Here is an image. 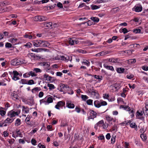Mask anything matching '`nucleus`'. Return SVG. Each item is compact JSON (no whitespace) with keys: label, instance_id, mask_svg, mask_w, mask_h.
<instances>
[{"label":"nucleus","instance_id":"1","mask_svg":"<svg viewBox=\"0 0 148 148\" xmlns=\"http://www.w3.org/2000/svg\"><path fill=\"white\" fill-rule=\"evenodd\" d=\"M53 102V99L51 96L48 97H46L45 99L40 100V104L44 103L45 105H49L50 103Z\"/></svg>","mask_w":148,"mask_h":148},{"label":"nucleus","instance_id":"2","mask_svg":"<svg viewBox=\"0 0 148 148\" xmlns=\"http://www.w3.org/2000/svg\"><path fill=\"white\" fill-rule=\"evenodd\" d=\"M9 73L11 76L13 80L16 81L20 79L18 76L19 73L16 71H14L13 72H9Z\"/></svg>","mask_w":148,"mask_h":148},{"label":"nucleus","instance_id":"3","mask_svg":"<svg viewBox=\"0 0 148 148\" xmlns=\"http://www.w3.org/2000/svg\"><path fill=\"white\" fill-rule=\"evenodd\" d=\"M66 42L69 43L71 45H73L78 44L79 41L77 39L73 38H69L66 40Z\"/></svg>","mask_w":148,"mask_h":148},{"label":"nucleus","instance_id":"4","mask_svg":"<svg viewBox=\"0 0 148 148\" xmlns=\"http://www.w3.org/2000/svg\"><path fill=\"white\" fill-rule=\"evenodd\" d=\"M106 119L109 123L110 125H113L112 122L115 123L116 121V118H113L109 115H107L106 116Z\"/></svg>","mask_w":148,"mask_h":148},{"label":"nucleus","instance_id":"5","mask_svg":"<svg viewBox=\"0 0 148 148\" xmlns=\"http://www.w3.org/2000/svg\"><path fill=\"white\" fill-rule=\"evenodd\" d=\"M69 86L67 84H60L58 88V90L60 92H64L66 91L69 88Z\"/></svg>","mask_w":148,"mask_h":148},{"label":"nucleus","instance_id":"6","mask_svg":"<svg viewBox=\"0 0 148 148\" xmlns=\"http://www.w3.org/2000/svg\"><path fill=\"white\" fill-rule=\"evenodd\" d=\"M65 105V102L64 101H60L57 103L55 106V108L57 110H60L61 109H62Z\"/></svg>","mask_w":148,"mask_h":148},{"label":"nucleus","instance_id":"7","mask_svg":"<svg viewBox=\"0 0 148 148\" xmlns=\"http://www.w3.org/2000/svg\"><path fill=\"white\" fill-rule=\"evenodd\" d=\"M33 45L36 47H42L43 45L42 40H35L32 41Z\"/></svg>","mask_w":148,"mask_h":148},{"label":"nucleus","instance_id":"8","mask_svg":"<svg viewBox=\"0 0 148 148\" xmlns=\"http://www.w3.org/2000/svg\"><path fill=\"white\" fill-rule=\"evenodd\" d=\"M47 18L45 16H38L34 17V20L35 21H43L46 20Z\"/></svg>","mask_w":148,"mask_h":148},{"label":"nucleus","instance_id":"9","mask_svg":"<svg viewBox=\"0 0 148 148\" xmlns=\"http://www.w3.org/2000/svg\"><path fill=\"white\" fill-rule=\"evenodd\" d=\"M89 115L88 116V120H89L90 119H94L97 116V114L96 112L92 110H90L89 111Z\"/></svg>","mask_w":148,"mask_h":148},{"label":"nucleus","instance_id":"10","mask_svg":"<svg viewBox=\"0 0 148 148\" xmlns=\"http://www.w3.org/2000/svg\"><path fill=\"white\" fill-rule=\"evenodd\" d=\"M142 6L140 4L136 5L132 9L133 11L136 12H140L142 11Z\"/></svg>","mask_w":148,"mask_h":148},{"label":"nucleus","instance_id":"11","mask_svg":"<svg viewBox=\"0 0 148 148\" xmlns=\"http://www.w3.org/2000/svg\"><path fill=\"white\" fill-rule=\"evenodd\" d=\"M8 41L13 44V45H16L19 44L18 40L15 38H10L9 39Z\"/></svg>","mask_w":148,"mask_h":148},{"label":"nucleus","instance_id":"12","mask_svg":"<svg viewBox=\"0 0 148 148\" xmlns=\"http://www.w3.org/2000/svg\"><path fill=\"white\" fill-rule=\"evenodd\" d=\"M66 106L69 108L73 109L75 107V105L70 101L67 100L66 101Z\"/></svg>","mask_w":148,"mask_h":148},{"label":"nucleus","instance_id":"13","mask_svg":"<svg viewBox=\"0 0 148 148\" xmlns=\"http://www.w3.org/2000/svg\"><path fill=\"white\" fill-rule=\"evenodd\" d=\"M144 112L142 110H139L137 111L136 115V117L138 119H140L142 117V116Z\"/></svg>","mask_w":148,"mask_h":148},{"label":"nucleus","instance_id":"14","mask_svg":"<svg viewBox=\"0 0 148 148\" xmlns=\"http://www.w3.org/2000/svg\"><path fill=\"white\" fill-rule=\"evenodd\" d=\"M112 89L114 91H116L121 87V86L119 84H115L112 86Z\"/></svg>","mask_w":148,"mask_h":148},{"label":"nucleus","instance_id":"15","mask_svg":"<svg viewBox=\"0 0 148 148\" xmlns=\"http://www.w3.org/2000/svg\"><path fill=\"white\" fill-rule=\"evenodd\" d=\"M8 116L10 118H13L17 115L15 112L12 110L8 112Z\"/></svg>","mask_w":148,"mask_h":148},{"label":"nucleus","instance_id":"16","mask_svg":"<svg viewBox=\"0 0 148 148\" xmlns=\"http://www.w3.org/2000/svg\"><path fill=\"white\" fill-rule=\"evenodd\" d=\"M104 121L103 120H101L99 121L95 125V128L97 130L98 128V127H101L103 124L104 123Z\"/></svg>","mask_w":148,"mask_h":148},{"label":"nucleus","instance_id":"17","mask_svg":"<svg viewBox=\"0 0 148 148\" xmlns=\"http://www.w3.org/2000/svg\"><path fill=\"white\" fill-rule=\"evenodd\" d=\"M32 117V116L31 115H28L25 119V123L28 125H30L31 124V123L30 122V120Z\"/></svg>","mask_w":148,"mask_h":148},{"label":"nucleus","instance_id":"18","mask_svg":"<svg viewBox=\"0 0 148 148\" xmlns=\"http://www.w3.org/2000/svg\"><path fill=\"white\" fill-rule=\"evenodd\" d=\"M18 96L17 93L16 92H14L11 94V97L14 100L18 99Z\"/></svg>","mask_w":148,"mask_h":148},{"label":"nucleus","instance_id":"19","mask_svg":"<svg viewBox=\"0 0 148 148\" xmlns=\"http://www.w3.org/2000/svg\"><path fill=\"white\" fill-rule=\"evenodd\" d=\"M29 109L27 107L22 106V112L23 114H28L29 113Z\"/></svg>","mask_w":148,"mask_h":148},{"label":"nucleus","instance_id":"20","mask_svg":"<svg viewBox=\"0 0 148 148\" xmlns=\"http://www.w3.org/2000/svg\"><path fill=\"white\" fill-rule=\"evenodd\" d=\"M39 64L40 66H45L47 68L49 67L50 66L49 63L46 62H39Z\"/></svg>","mask_w":148,"mask_h":148},{"label":"nucleus","instance_id":"21","mask_svg":"<svg viewBox=\"0 0 148 148\" xmlns=\"http://www.w3.org/2000/svg\"><path fill=\"white\" fill-rule=\"evenodd\" d=\"M32 51L34 52H40L43 51H45L46 49H45L43 48H37V49H32Z\"/></svg>","mask_w":148,"mask_h":148},{"label":"nucleus","instance_id":"22","mask_svg":"<svg viewBox=\"0 0 148 148\" xmlns=\"http://www.w3.org/2000/svg\"><path fill=\"white\" fill-rule=\"evenodd\" d=\"M129 123H130V121ZM130 126L132 128H134L135 130L136 131L138 130V127L137 125H136L135 123L132 122L130 124Z\"/></svg>","mask_w":148,"mask_h":148},{"label":"nucleus","instance_id":"23","mask_svg":"<svg viewBox=\"0 0 148 148\" xmlns=\"http://www.w3.org/2000/svg\"><path fill=\"white\" fill-rule=\"evenodd\" d=\"M91 95L94 97L97 98L99 97V93L97 91L93 90L91 92Z\"/></svg>","mask_w":148,"mask_h":148},{"label":"nucleus","instance_id":"24","mask_svg":"<svg viewBox=\"0 0 148 148\" xmlns=\"http://www.w3.org/2000/svg\"><path fill=\"white\" fill-rule=\"evenodd\" d=\"M41 90V89L40 87H35L32 89V92L33 93H36L38 92L39 91Z\"/></svg>","mask_w":148,"mask_h":148},{"label":"nucleus","instance_id":"25","mask_svg":"<svg viewBox=\"0 0 148 148\" xmlns=\"http://www.w3.org/2000/svg\"><path fill=\"white\" fill-rule=\"evenodd\" d=\"M17 59H14L11 61V64L13 66H16L18 65Z\"/></svg>","mask_w":148,"mask_h":148},{"label":"nucleus","instance_id":"26","mask_svg":"<svg viewBox=\"0 0 148 148\" xmlns=\"http://www.w3.org/2000/svg\"><path fill=\"white\" fill-rule=\"evenodd\" d=\"M143 110L145 114L148 115V104L145 105V107L143 109Z\"/></svg>","mask_w":148,"mask_h":148},{"label":"nucleus","instance_id":"27","mask_svg":"<svg viewBox=\"0 0 148 148\" xmlns=\"http://www.w3.org/2000/svg\"><path fill=\"white\" fill-rule=\"evenodd\" d=\"M103 66L105 68L108 70H110L112 71L114 70V69L113 67L112 66H110L106 64H104Z\"/></svg>","mask_w":148,"mask_h":148},{"label":"nucleus","instance_id":"28","mask_svg":"<svg viewBox=\"0 0 148 148\" xmlns=\"http://www.w3.org/2000/svg\"><path fill=\"white\" fill-rule=\"evenodd\" d=\"M133 32L135 34H138V33L142 34L143 32V31L142 32H141V29L139 28H136V29H133Z\"/></svg>","mask_w":148,"mask_h":148},{"label":"nucleus","instance_id":"29","mask_svg":"<svg viewBox=\"0 0 148 148\" xmlns=\"http://www.w3.org/2000/svg\"><path fill=\"white\" fill-rule=\"evenodd\" d=\"M94 104L96 107L99 108L101 107L100 102L98 100L95 101Z\"/></svg>","mask_w":148,"mask_h":148},{"label":"nucleus","instance_id":"30","mask_svg":"<svg viewBox=\"0 0 148 148\" xmlns=\"http://www.w3.org/2000/svg\"><path fill=\"white\" fill-rule=\"evenodd\" d=\"M125 70V69L121 67L117 68L116 69V71L117 72L119 73H123Z\"/></svg>","mask_w":148,"mask_h":148},{"label":"nucleus","instance_id":"31","mask_svg":"<svg viewBox=\"0 0 148 148\" xmlns=\"http://www.w3.org/2000/svg\"><path fill=\"white\" fill-rule=\"evenodd\" d=\"M42 41H43V43L42 44V45H43L42 47H48L50 45L48 41L43 40H42Z\"/></svg>","mask_w":148,"mask_h":148},{"label":"nucleus","instance_id":"32","mask_svg":"<svg viewBox=\"0 0 148 148\" xmlns=\"http://www.w3.org/2000/svg\"><path fill=\"white\" fill-rule=\"evenodd\" d=\"M21 124V121L19 119H17L15 121V125L16 126H18Z\"/></svg>","mask_w":148,"mask_h":148},{"label":"nucleus","instance_id":"33","mask_svg":"<svg viewBox=\"0 0 148 148\" xmlns=\"http://www.w3.org/2000/svg\"><path fill=\"white\" fill-rule=\"evenodd\" d=\"M108 53V52L106 51H102L96 54L97 56H103L105 55Z\"/></svg>","mask_w":148,"mask_h":148},{"label":"nucleus","instance_id":"34","mask_svg":"<svg viewBox=\"0 0 148 148\" xmlns=\"http://www.w3.org/2000/svg\"><path fill=\"white\" fill-rule=\"evenodd\" d=\"M14 119L13 118H10L8 117V118H7L5 120V122L6 123H11L14 121Z\"/></svg>","mask_w":148,"mask_h":148},{"label":"nucleus","instance_id":"35","mask_svg":"<svg viewBox=\"0 0 148 148\" xmlns=\"http://www.w3.org/2000/svg\"><path fill=\"white\" fill-rule=\"evenodd\" d=\"M119 32L121 33H123V34H125L128 32L129 31L126 28H123V29H120Z\"/></svg>","mask_w":148,"mask_h":148},{"label":"nucleus","instance_id":"36","mask_svg":"<svg viewBox=\"0 0 148 148\" xmlns=\"http://www.w3.org/2000/svg\"><path fill=\"white\" fill-rule=\"evenodd\" d=\"M129 111V113L130 114L131 117H133L134 116V112L133 111V109L132 108L130 109L128 111Z\"/></svg>","mask_w":148,"mask_h":148},{"label":"nucleus","instance_id":"37","mask_svg":"<svg viewBox=\"0 0 148 148\" xmlns=\"http://www.w3.org/2000/svg\"><path fill=\"white\" fill-rule=\"evenodd\" d=\"M140 137L144 141L146 140L147 139L146 135L144 134H142L140 136Z\"/></svg>","mask_w":148,"mask_h":148},{"label":"nucleus","instance_id":"38","mask_svg":"<svg viewBox=\"0 0 148 148\" xmlns=\"http://www.w3.org/2000/svg\"><path fill=\"white\" fill-rule=\"evenodd\" d=\"M44 77L48 81H50L51 79V77L47 74H45L44 75Z\"/></svg>","mask_w":148,"mask_h":148},{"label":"nucleus","instance_id":"39","mask_svg":"<svg viewBox=\"0 0 148 148\" xmlns=\"http://www.w3.org/2000/svg\"><path fill=\"white\" fill-rule=\"evenodd\" d=\"M66 91H67L68 93L70 95H72L74 93L73 90L71 88H69H69L67 89Z\"/></svg>","mask_w":148,"mask_h":148},{"label":"nucleus","instance_id":"40","mask_svg":"<svg viewBox=\"0 0 148 148\" xmlns=\"http://www.w3.org/2000/svg\"><path fill=\"white\" fill-rule=\"evenodd\" d=\"M68 60V57H66L64 56H60V60H64L66 62H67Z\"/></svg>","mask_w":148,"mask_h":148},{"label":"nucleus","instance_id":"41","mask_svg":"<svg viewBox=\"0 0 148 148\" xmlns=\"http://www.w3.org/2000/svg\"><path fill=\"white\" fill-rule=\"evenodd\" d=\"M19 82L20 84H27V80L25 79H22L19 81Z\"/></svg>","mask_w":148,"mask_h":148},{"label":"nucleus","instance_id":"42","mask_svg":"<svg viewBox=\"0 0 148 148\" xmlns=\"http://www.w3.org/2000/svg\"><path fill=\"white\" fill-rule=\"evenodd\" d=\"M91 19L94 22H98L99 21V18L97 17H91Z\"/></svg>","mask_w":148,"mask_h":148},{"label":"nucleus","instance_id":"43","mask_svg":"<svg viewBox=\"0 0 148 148\" xmlns=\"http://www.w3.org/2000/svg\"><path fill=\"white\" fill-rule=\"evenodd\" d=\"M116 136L115 135H113L112 136L111 139V143L114 144L115 142Z\"/></svg>","mask_w":148,"mask_h":148},{"label":"nucleus","instance_id":"44","mask_svg":"<svg viewBox=\"0 0 148 148\" xmlns=\"http://www.w3.org/2000/svg\"><path fill=\"white\" fill-rule=\"evenodd\" d=\"M94 77L95 78L98 79V81H101L102 79V77L101 76H99L95 75L94 76Z\"/></svg>","mask_w":148,"mask_h":148},{"label":"nucleus","instance_id":"45","mask_svg":"<svg viewBox=\"0 0 148 148\" xmlns=\"http://www.w3.org/2000/svg\"><path fill=\"white\" fill-rule=\"evenodd\" d=\"M23 76L24 78H27L29 77L30 76V74L29 73V72L26 73L23 75Z\"/></svg>","mask_w":148,"mask_h":148},{"label":"nucleus","instance_id":"46","mask_svg":"<svg viewBox=\"0 0 148 148\" xmlns=\"http://www.w3.org/2000/svg\"><path fill=\"white\" fill-rule=\"evenodd\" d=\"M100 103L101 106H105L107 105V103L106 102L103 100H100Z\"/></svg>","mask_w":148,"mask_h":148},{"label":"nucleus","instance_id":"47","mask_svg":"<svg viewBox=\"0 0 148 148\" xmlns=\"http://www.w3.org/2000/svg\"><path fill=\"white\" fill-rule=\"evenodd\" d=\"M30 76L32 77H36L37 74L33 71H30L29 72Z\"/></svg>","mask_w":148,"mask_h":148},{"label":"nucleus","instance_id":"48","mask_svg":"<svg viewBox=\"0 0 148 148\" xmlns=\"http://www.w3.org/2000/svg\"><path fill=\"white\" fill-rule=\"evenodd\" d=\"M35 84L34 81L33 79H30L28 81L27 80V84L31 85Z\"/></svg>","mask_w":148,"mask_h":148},{"label":"nucleus","instance_id":"49","mask_svg":"<svg viewBox=\"0 0 148 148\" xmlns=\"http://www.w3.org/2000/svg\"><path fill=\"white\" fill-rule=\"evenodd\" d=\"M47 86L49 87V89L50 90L54 89L55 88V87L54 85L52 84H48Z\"/></svg>","mask_w":148,"mask_h":148},{"label":"nucleus","instance_id":"50","mask_svg":"<svg viewBox=\"0 0 148 148\" xmlns=\"http://www.w3.org/2000/svg\"><path fill=\"white\" fill-rule=\"evenodd\" d=\"M121 108H122L123 109L128 111L130 109V108L128 106L124 105L121 106Z\"/></svg>","mask_w":148,"mask_h":148},{"label":"nucleus","instance_id":"51","mask_svg":"<svg viewBox=\"0 0 148 148\" xmlns=\"http://www.w3.org/2000/svg\"><path fill=\"white\" fill-rule=\"evenodd\" d=\"M17 61L18 63V65L25 63L24 60L23 59H17Z\"/></svg>","mask_w":148,"mask_h":148},{"label":"nucleus","instance_id":"52","mask_svg":"<svg viewBox=\"0 0 148 148\" xmlns=\"http://www.w3.org/2000/svg\"><path fill=\"white\" fill-rule=\"evenodd\" d=\"M31 143L33 145H36L37 141L34 138H32L31 140Z\"/></svg>","mask_w":148,"mask_h":148},{"label":"nucleus","instance_id":"53","mask_svg":"<svg viewBox=\"0 0 148 148\" xmlns=\"http://www.w3.org/2000/svg\"><path fill=\"white\" fill-rule=\"evenodd\" d=\"M52 25V23L51 22L45 23L44 24L45 26L48 27H50Z\"/></svg>","mask_w":148,"mask_h":148},{"label":"nucleus","instance_id":"54","mask_svg":"<svg viewBox=\"0 0 148 148\" xmlns=\"http://www.w3.org/2000/svg\"><path fill=\"white\" fill-rule=\"evenodd\" d=\"M87 103L90 105H92L93 104V100L92 99H89L88 100L86 101Z\"/></svg>","mask_w":148,"mask_h":148},{"label":"nucleus","instance_id":"55","mask_svg":"<svg viewBox=\"0 0 148 148\" xmlns=\"http://www.w3.org/2000/svg\"><path fill=\"white\" fill-rule=\"evenodd\" d=\"M81 98L82 100L85 101L88 98V97L86 95H81Z\"/></svg>","mask_w":148,"mask_h":148},{"label":"nucleus","instance_id":"56","mask_svg":"<svg viewBox=\"0 0 148 148\" xmlns=\"http://www.w3.org/2000/svg\"><path fill=\"white\" fill-rule=\"evenodd\" d=\"M109 95L108 94L106 93L104 94L103 95V97L105 99H109Z\"/></svg>","mask_w":148,"mask_h":148},{"label":"nucleus","instance_id":"57","mask_svg":"<svg viewBox=\"0 0 148 148\" xmlns=\"http://www.w3.org/2000/svg\"><path fill=\"white\" fill-rule=\"evenodd\" d=\"M82 64H83L86 65L88 66H89L90 65V62L87 60L85 62H83Z\"/></svg>","mask_w":148,"mask_h":148},{"label":"nucleus","instance_id":"58","mask_svg":"<svg viewBox=\"0 0 148 148\" xmlns=\"http://www.w3.org/2000/svg\"><path fill=\"white\" fill-rule=\"evenodd\" d=\"M9 135L8 132L6 131H4L2 135L4 137H6L8 136Z\"/></svg>","mask_w":148,"mask_h":148},{"label":"nucleus","instance_id":"59","mask_svg":"<svg viewBox=\"0 0 148 148\" xmlns=\"http://www.w3.org/2000/svg\"><path fill=\"white\" fill-rule=\"evenodd\" d=\"M16 137H17L18 136H19L20 137H22V135L21 133H20V132L19 130H17V131H16Z\"/></svg>","mask_w":148,"mask_h":148},{"label":"nucleus","instance_id":"60","mask_svg":"<svg viewBox=\"0 0 148 148\" xmlns=\"http://www.w3.org/2000/svg\"><path fill=\"white\" fill-rule=\"evenodd\" d=\"M33 71L35 72L36 73H40L41 72V70L39 68H35L33 69Z\"/></svg>","mask_w":148,"mask_h":148},{"label":"nucleus","instance_id":"61","mask_svg":"<svg viewBox=\"0 0 148 148\" xmlns=\"http://www.w3.org/2000/svg\"><path fill=\"white\" fill-rule=\"evenodd\" d=\"M24 46L27 47V48H30L32 46V44L30 42H28L26 44L24 45Z\"/></svg>","mask_w":148,"mask_h":148},{"label":"nucleus","instance_id":"62","mask_svg":"<svg viewBox=\"0 0 148 148\" xmlns=\"http://www.w3.org/2000/svg\"><path fill=\"white\" fill-rule=\"evenodd\" d=\"M38 147L39 148H46L45 146L42 145L41 143H39L38 144Z\"/></svg>","mask_w":148,"mask_h":148},{"label":"nucleus","instance_id":"63","mask_svg":"<svg viewBox=\"0 0 148 148\" xmlns=\"http://www.w3.org/2000/svg\"><path fill=\"white\" fill-rule=\"evenodd\" d=\"M124 143V148H129L130 147V143H129L125 142Z\"/></svg>","mask_w":148,"mask_h":148},{"label":"nucleus","instance_id":"64","mask_svg":"<svg viewBox=\"0 0 148 148\" xmlns=\"http://www.w3.org/2000/svg\"><path fill=\"white\" fill-rule=\"evenodd\" d=\"M144 27L145 28V31L147 33H148V23L145 24Z\"/></svg>","mask_w":148,"mask_h":148}]
</instances>
